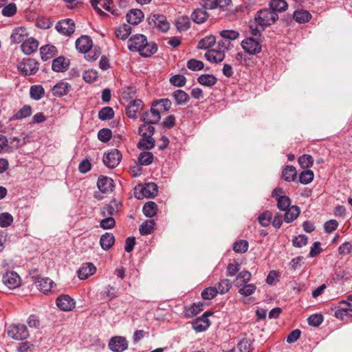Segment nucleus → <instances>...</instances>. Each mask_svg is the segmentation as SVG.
Here are the masks:
<instances>
[{
  "instance_id": "23",
  "label": "nucleus",
  "mask_w": 352,
  "mask_h": 352,
  "mask_svg": "<svg viewBox=\"0 0 352 352\" xmlns=\"http://www.w3.org/2000/svg\"><path fill=\"white\" fill-rule=\"evenodd\" d=\"M76 47L77 50L84 54L92 47V41L87 36H82L76 40Z\"/></svg>"
},
{
  "instance_id": "63",
  "label": "nucleus",
  "mask_w": 352,
  "mask_h": 352,
  "mask_svg": "<svg viewBox=\"0 0 352 352\" xmlns=\"http://www.w3.org/2000/svg\"><path fill=\"white\" fill-rule=\"evenodd\" d=\"M256 286L254 284H246L239 289V293L244 296H249L256 291Z\"/></svg>"
},
{
  "instance_id": "42",
  "label": "nucleus",
  "mask_w": 352,
  "mask_h": 352,
  "mask_svg": "<svg viewBox=\"0 0 352 352\" xmlns=\"http://www.w3.org/2000/svg\"><path fill=\"white\" fill-rule=\"evenodd\" d=\"M155 224L154 220H146L140 226V233L142 235H148L151 234L154 231Z\"/></svg>"
},
{
  "instance_id": "35",
  "label": "nucleus",
  "mask_w": 352,
  "mask_h": 352,
  "mask_svg": "<svg viewBox=\"0 0 352 352\" xmlns=\"http://www.w3.org/2000/svg\"><path fill=\"white\" fill-rule=\"evenodd\" d=\"M35 283L38 289L44 293H47L51 291L53 282L48 278H38Z\"/></svg>"
},
{
  "instance_id": "20",
  "label": "nucleus",
  "mask_w": 352,
  "mask_h": 352,
  "mask_svg": "<svg viewBox=\"0 0 352 352\" xmlns=\"http://www.w3.org/2000/svg\"><path fill=\"white\" fill-rule=\"evenodd\" d=\"M28 37L27 30L23 27L15 28L11 34V40L15 43L22 44Z\"/></svg>"
},
{
  "instance_id": "25",
  "label": "nucleus",
  "mask_w": 352,
  "mask_h": 352,
  "mask_svg": "<svg viewBox=\"0 0 352 352\" xmlns=\"http://www.w3.org/2000/svg\"><path fill=\"white\" fill-rule=\"evenodd\" d=\"M252 274L250 272L243 270L239 272L234 281V284L236 287L241 288L242 286L248 284L250 280Z\"/></svg>"
},
{
  "instance_id": "56",
  "label": "nucleus",
  "mask_w": 352,
  "mask_h": 352,
  "mask_svg": "<svg viewBox=\"0 0 352 352\" xmlns=\"http://www.w3.org/2000/svg\"><path fill=\"white\" fill-rule=\"evenodd\" d=\"M219 34L223 39H226L229 41L236 40L239 36L238 32L232 30H222L220 32Z\"/></svg>"
},
{
  "instance_id": "15",
  "label": "nucleus",
  "mask_w": 352,
  "mask_h": 352,
  "mask_svg": "<svg viewBox=\"0 0 352 352\" xmlns=\"http://www.w3.org/2000/svg\"><path fill=\"white\" fill-rule=\"evenodd\" d=\"M205 57L210 63L218 64L224 59L225 52L223 50L212 49L206 52Z\"/></svg>"
},
{
  "instance_id": "5",
  "label": "nucleus",
  "mask_w": 352,
  "mask_h": 352,
  "mask_svg": "<svg viewBox=\"0 0 352 352\" xmlns=\"http://www.w3.org/2000/svg\"><path fill=\"white\" fill-rule=\"evenodd\" d=\"M9 337L16 340H23L28 338L29 332L25 324H12L8 329Z\"/></svg>"
},
{
  "instance_id": "26",
  "label": "nucleus",
  "mask_w": 352,
  "mask_h": 352,
  "mask_svg": "<svg viewBox=\"0 0 352 352\" xmlns=\"http://www.w3.org/2000/svg\"><path fill=\"white\" fill-rule=\"evenodd\" d=\"M115 243V237L113 234L106 232L100 239V244L104 250H109Z\"/></svg>"
},
{
  "instance_id": "50",
  "label": "nucleus",
  "mask_w": 352,
  "mask_h": 352,
  "mask_svg": "<svg viewBox=\"0 0 352 352\" xmlns=\"http://www.w3.org/2000/svg\"><path fill=\"white\" fill-rule=\"evenodd\" d=\"M298 162L302 168L306 169L312 166L314 159L310 155H303L298 157Z\"/></svg>"
},
{
  "instance_id": "3",
  "label": "nucleus",
  "mask_w": 352,
  "mask_h": 352,
  "mask_svg": "<svg viewBox=\"0 0 352 352\" xmlns=\"http://www.w3.org/2000/svg\"><path fill=\"white\" fill-rule=\"evenodd\" d=\"M138 187L135 188V196L137 199H141L144 197L153 198L158 192V187L155 183H146L143 186H140V190L138 191Z\"/></svg>"
},
{
  "instance_id": "51",
  "label": "nucleus",
  "mask_w": 352,
  "mask_h": 352,
  "mask_svg": "<svg viewBox=\"0 0 352 352\" xmlns=\"http://www.w3.org/2000/svg\"><path fill=\"white\" fill-rule=\"evenodd\" d=\"M276 201L278 208L282 211L286 210V209L292 206H290L291 200L289 197L286 195L279 196V197H277Z\"/></svg>"
},
{
  "instance_id": "61",
  "label": "nucleus",
  "mask_w": 352,
  "mask_h": 352,
  "mask_svg": "<svg viewBox=\"0 0 352 352\" xmlns=\"http://www.w3.org/2000/svg\"><path fill=\"white\" fill-rule=\"evenodd\" d=\"M116 204L105 205L101 208V214L103 217H112L118 212V209L115 207Z\"/></svg>"
},
{
  "instance_id": "40",
  "label": "nucleus",
  "mask_w": 352,
  "mask_h": 352,
  "mask_svg": "<svg viewBox=\"0 0 352 352\" xmlns=\"http://www.w3.org/2000/svg\"><path fill=\"white\" fill-rule=\"evenodd\" d=\"M155 141L153 136L147 138V136L142 137L138 143V148L140 149L150 150L155 146Z\"/></svg>"
},
{
  "instance_id": "29",
  "label": "nucleus",
  "mask_w": 352,
  "mask_h": 352,
  "mask_svg": "<svg viewBox=\"0 0 352 352\" xmlns=\"http://www.w3.org/2000/svg\"><path fill=\"white\" fill-rule=\"evenodd\" d=\"M209 15L204 8L196 9L191 14L192 20L198 24L203 23L208 18Z\"/></svg>"
},
{
  "instance_id": "34",
  "label": "nucleus",
  "mask_w": 352,
  "mask_h": 352,
  "mask_svg": "<svg viewBox=\"0 0 352 352\" xmlns=\"http://www.w3.org/2000/svg\"><path fill=\"white\" fill-rule=\"evenodd\" d=\"M294 20L299 23H305L311 18V14L305 10H298L294 12Z\"/></svg>"
},
{
  "instance_id": "13",
  "label": "nucleus",
  "mask_w": 352,
  "mask_h": 352,
  "mask_svg": "<svg viewBox=\"0 0 352 352\" xmlns=\"http://www.w3.org/2000/svg\"><path fill=\"white\" fill-rule=\"evenodd\" d=\"M75 300L68 295H60L56 299V305L62 311H71L75 307Z\"/></svg>"
},
{
  "instance_id": "4",
  "label": "nucleus",
  "mask_w": 352,
  "mask_h": 352,
  "mask_svg": "<svg viewBox=\"0 0 352 352\" xmlns=\"http://www.w3.org/2000/svg\"><path fill=\"white\" fill-rule=\"evenodd\" d=\"M147 21L151 27L156 28L163 32H167L170 28V24L164 15L153 14L147 19Z\"/></svg>"
},
{
  "instance_id": "7",
  "label": "nucleus",
  "mask_w": 352,
  "mask_h": 352,
  "mask_svg": "<svg viewBox=\"0 0 352 352\" xmlns=\"http://www.w3.org/2000/svg\"><path fill=\"white\" fill-rule=\"evenodd\" d=\"M121 159V153L118 149L114 148L104 154L102 161L107 167L114 168L120 164Z\"/></svg>"
},
{
  "instance_id": "44",
  "label": "nucleus",
  "mask_w": 352,
  "mask_h": 352,
  "mask_svg": "<svg viewBox=\"0 0 352 352\" xmlns=\"http://www.w3.org/2000/svg\"><path fill=\"white\" fill-rule=\"evenodd\" d=\"M154 132L155 127L152 124L145 122L141 124L138 129V133L142 137L147 136V138H150V136L153 135Z\"/></svg>"
},
{
  "instance_id": "12",
  "label": "nucleus",
  "mask_w": 352,
  "mask_h": 352,
  "mask_svg": "<svg viewBox=\"0 0 352 352\" xmlns=\"http://www.w3.org/2000/svg\"><path fill=\"white\" fill-rule=\"evenodd\" d=\"M160 118V111L155 109L152 105L149 111L144 112L142 115L140 120L146 124H154L158 123Z\"/></svg>"
},
{
  "instance_id": "52",
  "label": "nucleus",
  "mask_w": 352,
  "mask_h": 352,
  "mask_svg": "<svg viewBox=\"0 0 352 352\" xmlns=\"http://www.w3.org/2000/svg\"><path fill=\"white\" fill-rule=\"evenodd\" d=\"M114 116V111L110 107L102 108L98 112V118L101 120H107L111 119Z\"/></svg>"
},
{
  "instance_id": "14",
  "label": "nucleus",
  "mask_w": 352,
  "mask_h": 352,
  "mask_svg": "<svg viewBox=\"0 0 352 352\" xmlns=\"http://www.w3.org/2000/svg\"><path fill=\"white\" fill-rule=\"evenodd\" d=\"M211 313L205 312L201 317L196 318L192 323V328L197 332H203L210 326L208 316Z\"/></svg>"
},
{
  "instance_id": "31",
  "label": "nucleus",
  "mask_w": 352,
  "mask_h": 352,
  "mask_svg": "<svg viewBox=\"0 0 352 352\" xmlns=\"http://www.w3.org/2000/svg\"><path fill=\"white\" fill-rule=\"evenodd\" d=\"M269 6L271 11L278 14V12L285 11L288 8V4L285 0H272Z\"/></svg>"
},
{
  "instance_id": "18",
  "label": "nucleus",
  "mask_w": 352,
  "mask_h": 352,
  "mask_svg": "<svg viewBox=\"0 0 352 352\" xmlns=\"http://www.w3.org/2000/svg\"><path fill=\"white\" fill-rule=\"evenodd\" d=\"M71 89V85L66 82L60 81L56 83L52 89V95L61 97L67 95Z\"/></svg>"
},
{
  "instance_id": "32",
  "label": "nucleus",
  "mask_w": 352,
  "mask_h": 352,
  "mask_svg": "<svg viewBox=\"0 0 352 352\" xmlns=\"http://www.w3.org/2000/svg\"><path fill=\"white\" fill-rule=\"evenodd\" d=\"M100 296L103 300L110 301L117 298L118 295V289L116 287L108 285L105 287L104 290L100 292Z\"/></svg>"
},
{
  "instance_id": "19",
  "label": "nucleus",
  "mask_w": 352,
  "mask_h": 352,
  "mask_svg": "<svg viewBox=\"0 0 352 352\" xmlns=\"http://www.w3.org/2000/svg\"><path fill=\"white\" fill-rule=\"evenodd\" d=\"M58 54L57 48L50 44H47L42 46L40 48V54L41 59L44 61H47L51 58H52L54 56Z\"/></svg>"
},
{
  "instance_id": "30",
  "label": "nucleus",
  "mask_w": 352,
  "mask_h": 352,
  "mask_svg": "<svg viewBox=\"0 0 352 352\" xmlns=\"http://www.w3.org/2000/svg\"><path fill=\"white\" fill-rule=\"evenodd\" d=\"M197 82L203 86L212 87L217 83V78L212 74H202L197 78Z\"/></svg>"
},
{
  "instance_id": "64",
  "label": "nucleus",
  "mask_w": 352,
  "mask_h": 352,
  "mask_svg": "<svg viewBox=\"0 0 352 352\" xmlns=\"http://www.w3.org/2000/svg\"><path fill=\"white\" fill-rule=\"evenodd\" d=\"M237 347L241 352H252L251 342L248 339L241 340L238 343Z\"/></svg>"
},
{
  "instance_id": "45",
  "label": "nucleus",
  "mask_w": 352,
  "mask_h": 352,
  "mask_svg": "<svg viewBox=\"0 0 352 352\" xmlns=\"http://www.w3.org/2000/svg\"><path fill=\"white\" fill-rule=\"evenodd\" d=\"M30 94L32 99L38 100L43 97L45 91L41 85H33L30 87Z\"/></svg>"
},
{
  "instance_id": "62",
  "label": "nucleus",
  "mask_w": 352,
  "mask_h": 352,
  "mask_svg": "<svg viewBox=\"0 0 352 352\" xmlns=\"http://www.w3.org/2000/svg\"><path fill=\"white\" fill-rule=\"evenodd\" d=\"M112 136V132L109 129L104 128L98 133V138L102 142H107Z\"/></svg>"
},
{
  "instance_id": "53",
  "label": "nucleus",
  "mask_w": 352,
  "mask_h": 352,
  "mask_svg": "<svg viewBox=\"0 0 352 352\" xmlns=\"http://www.w3.org/2000/svg\"><path fill=\"white\" fill-rule=\"evenodd\" d=\"M272 219V213L270 211L266 210L258 216V221L262 226L267 227L271 223Z\"/></svg>"
},
{
  "instance_id": "22",
  "label": "nucleus",
  "mask_w": 352,
  "mask_h": 352,
  "mask_svg": "<svg viewBox=\"0 0 352 352\" xmlns=\"http://www.w3.org/2000/svg\"><path fill=\"white\" fill-rule=\"evenodd\" d=\"M126 21L129 24L138 25L142 22L144 15V13L139 9L131 10L126 14Z\"/></svg>"
},
{
  "instance_id": "24",
  "label": "nucleus",
  "mask_w": 352,
  "mask_h": 352,
  "mask_svg": "<svg viewBox=\"0 0 352 352\" xmlns=\"http://www.w3.org/2000/svg\"><path fill=\"white\" fill-rule=\"evenodd\" d=\"M143 107V102L140 99L134 100L129 102L126 108V114L129 118H134L136 113Z\"/></svg>"
},
{
  "instance_id": "37",
  "label": "nucleus",
  "mask_w": 352,
  "mask_h": 352,
  "mask_svg": "<svg viewBox=\"0 0 352 352\" xmlns=\"http://www.w3.org/2000/svg\"><path fill=\"white\" fill-rule=\"evenodd\" d=\"M204 303L199 302L194 303L189 307H186L184 311L185 316L188 318H192L198 314L203 310Z\"/></svg>"
},
{
  "instance_id": "46",
  "label": "nucleus",
  "mask_w": 352,
  "mask_h": 352,
  "mask_svg": "<svg viewBox=\"0 0 352 352\" xmlns=\"http://www.w3.org/2000/svg\"><path fill=\"white\" fill-rule=\"evenodd\" d=\"M31 113V107L29 105H25L12 116L11 120H21L30 116Z\"/></svg>"
},
{
  "instance_id": "41",
  "label": "nucleus",
  "mask_w": 352,
  "mask_h": 352,
  "mask_svg": "<svg viewBox=\"0 0 352 352\" xmlns=\"http://www.w3.org/2000/svg\"><path fill=\"white\" fill-rule=\"evenodd\" d=\"M175 25L178 30L186 31L190 28V19L187 16H180L175 20Z\"/></svg>"
},
{
  "instance_id": "58",
  "label": "nucleus",
  "mask_w": 352,
  "mask_h": 352,
  "mask_svg": "<svg viewBox=\"0 0 352 352\" xmlns=\"http://www.w3.org/2000/svg\"><path fill=\"white\" fill-rule=\"evenodd\" d=\"M217 294L218 291L217 287H209L203 290V292H201V297L204 300H211L214 298Z\"/></svg>"
},
{
  "instance_id": "21",
  "label": "nucleus",
  "mask_w": 352,
  "mask_h": 352,
  "mask_svg": "<svg viewBox=\"0 0 352 352\" xmlns=\"http://www.w3.org/2000/svg\"><path fill=\"white\" fill-rule=\"evenodd\" d=\"M96 271V268L91 263L83 264L78 270V278L81 280L87 279L89 276L94 274Z\"/></svg>"
},
{
  "instance_id": "38",
  "label": "nucleus",
  "mask_w": 352,
  "mask_h": 352,
  "mask_svg": "<svg viewBox=\"0 0 352 352\" xmlns=\"http://www.w3.org/2000/svg\"><path fill=\"white\" fill-rule=\"evenodd\" d=\"M173 96L178 105L184 104L190 100L188 94L182 89H177L173 92Z\"/></svg>"
},
{
  "instance_id": "28",
  "label": "nucleus",
  "mask_w": 352,
  "mask_h": 352,
  "mask_svg": "<svg viewBox=\"0 0 352 352\" xmlns=\"http://www.w3.org/2000/svg\"><path fill=\"white\" fill-rule=\"evenodd\" d=\"M340 304L346 305V307L351 306V303L345 300L340 301ZM334 316L336 318L340 320H344V316L352 318V309L348 307L340 308L335 311Z\"/></svg>"
},
{
  "instance_id": "10",
  "label": "nucleus",
  "mask_w": 352,
  "mask_h": 352,
  "mask_svg": "<svg viewBox=\"0 0 352 352\" xmlns=\"http://www.w3.org/2000/svg\"><path fill=\"white\" fill-rule=\"evenodd\" d=\"M2 281L9 289H15L21 285V278L15 272H8L3 275Z\"/></svg>"
},
{
  "instance_id": "11",
  "label": "nucleus",
  "mask_w": 352,
  "mask_h": 352,
  "mask_svg": "<svg viewBox=\"0 0 352 352\" xmlns=\"http://www.w3.org/2000/svg\"><path fill=\"white\" fill-rule=\"evenodd\" d=\"M128 347V342L122 336L113 337L109 342V348L113 352H122Z\"/></svg>"
},
{
  "instance_id": "16",
  "label": "nucleus",
  "mask_w": 352,
  "mask_h": 352,
  "mask_svg": "<svg viewBox=\"0 0 352 352\" xmlns=\"http://www.w3.org/2000/svg\"><path fill=\"white\" fill-rule=\"evenodd\" d=\"M97 186L98 189L103 193L112 192L114 188L113 179L103 175L98 177Z\"/></svg>"
},
{
  "instance_id": "9",
  "label": "nucleus",
  "mask_w": 352,
  "mask_h": 352,
  "mask_svg": "<svg viewBox=\"0 0 352 352\" xmlns=\"http://www.w3.org/2000/svg\"><path fill=\"white\" fill-rule=\"evenodd\" d=\"M56 30L60 34L69 36L75 31L74 22L69 19L62 20L56 25Z\"/></svg>"
},
{
  "instance_id": "60",
  "label": "nucleus",
  "mask_w": 352,
  "mask_h": 352,
  "mask_svg": "<svg viewBox=\"0 0 352 352\" xmlns=\"http://www.w3.org/2000/svg\"><path fill=\"white\" fill-rule=\"evenodd\" d=\"M13 222L12 216L8 212L0 214V226L1 228L8 227Z\"/></svg>"
},
{
  "instance_id": "17",
  "label": "nucleus",
  "mask_w": 352,
  "mask_h": 352,
  "mask_svg": "<svg viewBox=\"0 0 352 352\" xmlns=\"http://www.w3.org/2000/svg\"><path fill=\"white\" fill-rule=\"evenodd\" d=\"M38 41L34 37H28L21 45L22 52L30 55L35 52L38 47Z\"/></svg>"
},
{
  "instance_id": "54",
  "label": "nucleus",
  "mask_w": 352,
  "mask_h": 352,
  "mask_svg": "<svg viewBox=\"0 0 352 352\" xmlns=\"http://www.w3.org/2000/svg\"><path fill=\"white\" fill-rule=\"evenodd\" d=\"M169 81L175 87H184L186 83V78L184 75L175 74L170 78Z\"/></svg>"
},
{
  "instance_id": "27",
  "label": "nucleus",
  "mask_w": 352,
  "mask_h": 352,
  "mask_svg": "<svg viewBox=\"0 0 352 352\" xmlns=\"http://www.w3.org/2000/svg\"><path fill=\"white\" fill-rule=\"evenodd\" d=\"M284 221L286 223H291L294 221L300 214V208L297 206H292L291 207L284 210Z\"/></svg>"
},
{
  "instance_id": "55",
  "label": "nucleus",
  "mask_w": 352,
  "mask_h": 352,
  "mask_svg": "<svg viewBox=\"0 0 352 352\" xmlns=\"http://www.w3.org/2000/svg\"><path fill=\"white\" fill-rule=\"evenodd\" d=\"M231 287H232V282L229 279L226 278V279L221 280L219 283L218 287L217 289L218 293H219L221 294H224L227 293L230 289Z\"/></svg>"
},
{
  "instance_id": "43",
  "label": "nucleus",
  "mask_w": 352,
  "mask_h": 352,
  "mask_svg": "<svg viewBox=\"0 0 352 352\" xmlns=\"http://www.w3.org/2000/svg\"><path fill=\"white\" fill-rule=\"evenodd\" d=\"M216 43V37L212 34L208 35L201 39L198 43V48L207 49L212 47Z\"/></svg>"
},
{
  "instance_id": "36",
  "label": "nucleus",
  "mask_w": 352,
  "mask_h": 352,
  "mask_svg": "<svg viewBox=\"0 0 352 352\" xmlns=\"http://www.w3.org/2000/svg\"><path fill=\"white\" fill-rule=\"evenodd\" d=\"M142 211L146 217L151 218L157 214V206L154 201H149L144 205Z\"/></svg>"
},
{
  "instance_id": "47",
  "label": "nucleus",
  "mask_w": 352,
  "mask_h": 352,
  "mask_svg": "<svg viewBox=\"0 0 352 352\" xmlns=\"http://www.w3.org/2000/svg\"><path fill=\"white\" fill-rule=\"evenodd\" d=\"M153 155L151 152L144 151L140 153L138 157L139 163L142 166H148L153 161Z\"/></svg>"
},
{
  "instance_id": "1",
  "label": "nucleus",
  "mask_w": 352,
  "mask_h": 352,
  "mask_svg": "<svg viewBox=\"0 0 352 352\" xmlns=\"http://www.w3.org/2000/svg\"><path fill=\"white\" fill-rule=\"evenodd\" d=\"M128 46L131 51L138 52L144 57H149L157 50V45L148 43L143 34H136L131 37L128 41Z\"/></svg>"
},
{
  "instance_id": "48",
  "label": "nucleus",
  "mask_w": 352,
  "mask_h": 352,
  "mask_svg": "<svg viewBox=\"0 0 352 352\" xmlns=\"http://www.w3.org/2000/svg\"><path fill=\"white\" fill-rule=\"evenodd\" d=\"M85 58L89 62H93L96 60L100 55V49L98 47H94L90 48L87 52H85Z\"/></svg>"
},
{
  "instance_id": "6",
  "label": "nucleus",
  "mask_w": 352,
  "mask_h": 352,
  "mask_svg": "<svg viewBox=\"0 0 352 352\" xmlns=\"http://www.w3.org/2000/svg\"><path fill=\"white\" fill-rule=\"evenodd\" d=\"M90 3L96 12L102 17L106 16L107 14L102 10L101 8L111 12L113 15H118V13L111 7V5L113 3L112 0H91Z\"/></svg>"
},
{
  "instance_id": "39",
  "label": "nucleus",
  "mask_w": 352,
  "mask_h": 352,
  "mask_svg": "<svg viewBox=\"0 0 352 352\" xmlns=\"http://www.w3.org/2000/svg\"><path fill=\"white\" fill-rule=\"evenodd\" d=\"M131 33V28L129 24H122L116 30V36L122 40L126 39Z\"/></svg>"
},
{
  "instance_id": "57",
  "label": "nucleus",
  "mask_w": 352,
  "mask_h": 352,
  "mask_svg": "<svg viewBox=\"0 0 352 352\" xmlns=\"http://www.w3.org/2000/svg\"><path fill=\"white\" fill-rule=\"evenodd\" d=\"M159 105L161 110L164 111H168L171 108L172 102L168 98H162L160 100H155L153 102V107Z\"/></svg>"
},
{
  "instance_id": "2",
  "label": "nucleus",
  "mask_w": 352,
  "mask_h": 352,
  "mask_svg": "<svg viewBox=\"0 0 352 352\" xmlns=\"http://www.w3.org/2000/svg\"><path fill=\"white\" fill-rule=\"evenodd\" d=\"M254 19L257 24L264 30L265 27L274 24L278 19V15L270 9H263L256 12Z\"/></svg>"
},
{
  "instance_id": "8",
  "label": "nucleus",
  "mask_w": 352,
  "mask_h": 352,
  "mask_svg": "<svg viewBox=\"0 0 352 352\" xmlns=\"http://www.w3.org/2000/svg\"><path fill=\"white\" fill-rule=\"evenodd\" d=\"M243 49L248 54H256L261 51V43L252 37L247 38L241 42Z\"/></svg>"
},
{
  "instance_id": "33",
  "label": "nucleus",
  "mask_w": 352,
  "mask_h": 352,
  "mask_svg": "<svg viewBox=\"0 0 352 352\" xmlns=\"http://www.w3.org/2000/svg\"><path fill=\"white\" fill-rule=\"evenodd\" d=\"M297 172L294 166H286L282 171V178L286 182H293L296 179Z\"/></svg>"
},
{
  "instance_id": "49",
  "label": "nucleus",
  "mask_w": 352,
  "mask_h": 352,
  "mask_svg": "<svg viewBox=\"0 0 352 352\" xmlns=\"http://www.w3.org/2000/svg\"><path fill=\"white\" fill-rule=\"evenodd\" d=\"M314 173L311 170H305L299 175V182L302 184H308L314 179Z\"/></svg>"
},
{
  "instance_id": "59",
  "label": "nucleus",
  "mask_w": 352,
  "mask_h": 352,
  "mask_svg": "<svg viewBox=\"0 0 352 352\" xmlns=\"http://www.w3.org/2000/svg\"><path fill=\"white\" fill-rule=\"evenodd\" d=\"M248 249V243L245 240H240L233 244V250L237 253H245Z\"/></svg>"
}]
</instances>
